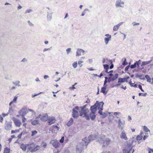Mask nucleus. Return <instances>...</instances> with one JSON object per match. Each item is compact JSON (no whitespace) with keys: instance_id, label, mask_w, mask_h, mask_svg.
<instances>
[{"instance_id":"obj_1","label":"nucleus","mask_w":153,"mask_h":153,"mask_svg":"<svg viewBox=\"0 0 153 153\" xmlns=\"http://www.w3.org/2000/svg\"><path fill=\"white\" fill-rule=\"evenodd\" d=\"M87 105H86L82 107H79V115L82 117H85L87 120H90V117L89 116V110L88 109H85Z\"/></svg>"},{"instance_id":"obj_2","label":"nucleus","mask_w":153,"mask_h":153,"mask_svg":"<svg viewBox=\"0 0 153 153\" xmlns=\"http://www.w3.org/2000/svg\"><path fill=\"white\" fill-rule=\"evenodd\" d=\"M97 138V136L96 135H90L88 137L87 139L86 137L82 139V141L84 143H85V146L86 147L88 143H90L91 141L95 140Z\"/></svg>"},{"instance_id":"obj_3","label":"nucleus","mask_w":153,"mask_h":153,"mask_svg":"<svg viewBox=\"0 0 153 153\" xmlns=\"http://www.w3.org/2000/svg\"><path fill=\"white\" fill-rule=\"evenodd\" d=\"M105 136H102L100 138L99 141L101 143H103V144L102 147H106L109 144L111 140L108 138H106L105 140Z\"/></svg>"},{"instance_id":"obj_4","label":"nucleus","mask_w":153,"mask_h":153,"mask_svg":"<svg viewBox=\"0 0 153 153\" xmlns=\"http://www.w3.org/2000/svg\"><path fill=\"white\" fill-rule=\"evenodd\" d=\"M90 109L91 112L89 114V116H90V118H91V120H94L96 117L95 113L97 110L94 108L93 106H91Z\"/></svg>"},{"instance_id":"obj_5","label":"nucleus","mask_w":153,"mask_h":153,"mask_svg":"<svg viewBox=\"0 0 153 153\" xmlns=\"http://www.w3.org/2000/svg\"><path fill=\"white\" fill-rule=\"evenodd\" d=\"M79 107L78 106H76L75 108H74L72 110V116L74 118H77L79 115L78 112L77 111H79Z\"/></svg>"},{"instance_id":"obj_6","label":"nucleus","mask_w":153,"mask_h":153,"mask_svg":"<svg viewBox=\"0 0 153 153\" xmlns=\"http://www.w3.org/2000/svg\"><path fill=\"white\" fill-rule=\"evenodd\" d=\"M104 103L102 102H99L98 101H97L94 105L92 106H94L96 110L97 109L103 110V106Z\"/></svg>"},{"instance_id":"obj_7","label":"nucleus","mask_w":153,"mask_h":153,"mask_svg":"<svg viewBox=\"0 0 153 153\" xmlns=\"http://www.w3.org/2000/svg\"><path fill=\"white\" fill-rule=\"evenodd\" d=\"M84 145L83 142H81L79 143L77 146L76 151L79 152H81L84 148Z\"/></svg>"},{"instance_id":"obj_8","label":"nucleus","mask_w":153,"mask_h":153,"mask_svg":"<svg viewBox=\"0 0 153 153\" xmlns=\"http://www.w3.org/2000/svg\"><path fill=\"white\" fill-rule=\"evenodd\" d=\"M118 128L121 130H123L124 126L125 121L119 119L118 120Z\"/></svg>"},{"instance_id":"obj_9","label":"nucleus","mask_w":153,"mask_h":153,"mask_svg":"<svg viewBox=\"0 0 153 153\" xmlns=\"http://www.w3.org/2000/svg\"><path fill=\"white\" fill-rule=\"evenodd\" d=\"M12 122L6 121L5 123V129L7 130H9L12 128Z\"/></svg>"},{"instance_id":"obj_10","label":"nucleus","mask_w":153,"mask_h":153,"mask_svg":"<svg viewBox=\"0 0 153 153\" xmlns=\"http://www.w3.org/2000/svg\"><path fill=\"white\" fill-rule=\"evenodd\" d=\"M53 147L55 148H58L59 146V143L56 140H52L50 142Z\"/></svg>"},{"instance_id":"obj_11","label":"nucleus","mask_w":153,"mask_h":153,"mask_svg":"<svg viewBox=\"0 0 153 153\" xmlns=\"http://www.w3.org/2000/svg\"><path fill=\"white\" fill-rule=\"evenodd\" d=\"M141 61L140 60H139L138 61H136L134 64L131 65L130 66V68L131 69H133L136 67H139V65L141 64Z\"/></svg>"},{"instance_id":"obj_12","label":"nucleus","mask_w":153,"mask_h":153,"mask_svg":"<svg viewBox=\"0 0 153 153\" xmlns=\"http://www.w3.org/2000/svg\"><path fill=\"white\" fill-rule=\"evenodd\" d=\"M40 118L42 121H46L48 119V114L46 113L43 114L42 115L41 114V116H40Z\"/></svg>"},{"instance_id":"obj_13","label":"nucleus","mask_w":153,"mask_h":153,"mask_svg":"<svg viewBox=\"0 0 153 153\" xmlns=\"http://www.w3.org/2000/svg\"><path fill=\"white\" fill-rule=\"evenodd\" d=\"M124 4V3L121 0H117L116 1L115 6L117 7H123L122 6L121 4Z\"/></svg>"},{"instance_id":"obj_14","label":"nucleus","mask_w":153,"mask_h":153,"mask_svg":"<svg viewBox=\"0 0 153 153\" xmlns=\"http://www.w3.org/2000/svg\"><path fill=\"white\" fill-rule=\"evenodd\" d=\"M26 109L27 108L25 107L23 108L19 112L20 114L23 117H24V116L26 115L27 114L26 111Z\"/></svg>"},{"instance_id":"obj_15","label":"nucleus","mask_w":153,"mask_h":153,"mask_svg":"<svg viewBox=\"0 0 153 153\" xmlns=\"http://www.w3.org/2000/svg\"><path fill=\"white\" fill-rule=\"evenodd\" d=\"M56 120L54 117H49L48 120V122L49 125L55 123Z\"/></svg>"},{"instance_id":"obj_16","label":"nucleus","mask_w":153,"mask_h":153,"mask_svg":"<svg viewBox=\"0 0 153 153\" xmlns=\"http://www.w3.org/2000/svg\"><path fill=\"white\" fill-rule=\"evenodd\" d=\"M41 114H39L37 117H36L35 119L31 122V124L33 125H36L39 123L38 118H40Z\"/></svg>"},{"instance_id":"obj_17","label":"nucleus","mask_w":153,"mask_h":153,"mask_svg":"<svg viewBox=\"0 0 153 153\" xmlns=\"http://www.w3.org/2000/svg\"><path fill=\"white\" fill-rule=\"evenodd\" d=\"M85 51L82 50V49L80 48H78L77 49V50L76 52V56H80L81 55V53L82 52L83 53Z\"/></svg>"},{"instance_id":"obj_18","label":"nucleus","mask_w":153,"mask_h":153,"mask_svg":"<svg viewBox=\"0 0 153 153\" xmlns=\"http://www.w3.org/2000/svg\"><path fill=\"white\" fill-rule=\"evenodd\" d=\"M120 137L123 139H124L126 140H127V138L126 136V135L125 132L124 130L122 131V132L121 134Z\"/></svg>"},{"instance_id":"obj_19","label":"nucleus","mask_w":153,"mask_h":153,"mask_svg":"<svg viewBox=\"0 0 153 153\" xmlns=\"http://www.w3.org/2000/svg\"><path fill=\"white\" fill-rule=\"evenodd\" d=\"M14 123L15 124V125L17 126H20V125L22 124V123L18 119H16L14 120Z\"/></svg>"},{"instance_id":"obj_20","label":"nucleus","mask_w":153,"mask_h":153,"mask_svg":"<svg viewBox=\"0 0 153 153\" xmlns=\"http://www.w3.org/2000/svg\"><path fill=\"white\" fill-rule=\"evenodd\" d=\"M29 146V145L28 144H22L20 146V148L22 149L24 151H25L27 149V146Z\"/></svg>"},{"instance_id":"obj_21","label":"nucleus","mask_w":153,"mask_h":153,"mask_svg":"<svg viewBox=\"0 0 153 153\" xmlns=\"http://www.w3.org/2000/svg\"><path fill=\"white\" fill-rule=\"evenodd\" d=\"M152 60L151 59V60L148 61L143 62L142 63V64L141 65V66H144L145 65L149 64L152 62Z\"/></svg>"},{"instance_id":"obj_22","label":"nucleus","mask_w":153,"mask_h":153,"mask_svg":"<svg viewBox=\"0 0 153 153\" xmlns=\"http://www.w3.org/2000/svg\"><path fill=\"white\" fill-rule=\"evenodd\" d=\"M35 145L34 144H32L30 145V146L27 149V152L30 151V152H31V150L33 149Z\"/></svg>"},{"instance_id":"obj_23","label":"nucleus","mask_w":153,"mask_h":153,"mask_svg":"<svg viewBox=\"0 0 153 153\" xmlns=\"http://www.w3.org/2000/svg\"><path fill=\"white\" fill-rule=\"evenodd\" d=\"M126 79L125 78H119L118 79V83H123L125 82H127L126 80Z\"/></svg>"},{"instance_id":"obj_24","label":"nucleus","mask_w":153,"mask_h":153,"mask_svg":"<svg viewBox=\"0 0 153 153\" xmlns=\"http://www.w3.org/2000/svg\"><path fill=\"white\" fill-rule=\"evenodd\" d=\"M104 69H105V72L107 73H108V70L109 69V66L107 64L103 65Z\"/></svg>"},{"instance_id":"obj_25","label":"nucleus","mask_w":153,"mask_h":153,"mask_svg":"<svg viewBox=\"0 0 153 153\" xmlns=\"http://www.w3.org/2000/svg\"><path fill=\"white\" fill-rule=\"evenodd\" d=\"M106 87L104 86L103 87H102L101 90V92H102L104 94H106L107 93V92L105 91L106 89Z\"/></svg>"},{"instance_id":"obj_26","label":"nucleus","mask_w":153,"mask_h":153,"mask_svg":"<svg viewBox=\"0 0 153 153\" xmlns=\"http://www.w3.org/2000/svg\"><path fill=\"white\" fill-rule=\"evenodd\" d=\"M74 120L72 118H71L70 120L68 121L67 125L68 126H70L73 123Z\"/></svg>"},{"instance_id":"obj_27","label":"nucleus","mask_w":153,"mask_h":153,"mask_svg":"<svg viewBox=\"0 0 153 153\" xmlns=\"http://www.w3.org/2000/svg\"><path fill=\"white\" fill-rule=\"evenodd\" d=\"M146 78L147 79V81L149 82H151L152 79H151L150 77L148 75H146L145 76Z\"/></svg>"},{"instance_id":"obj_28","label":"nucleus","mask_w":153,"mask_h":153,"mask_svg":"<svg viewBox=\"0 0 153 153\" xmlns=\"http://www.w3.org/2000/svg\"><path fill=\"white\" fill-rule=\"evenodd\" d=\"M10 149L8 147L5 148L4 149L3 153H10Z\"/></svg>"},{"instance_id":"obj_29","label":"nucleus","mask_w":153,"mask_h":153,"mask_svg":"<svg viewBox=\"0 0 153 153\" xmlns=\"http://www.w3.org/2000/svg\"><path fill=\"white\" fill-rule=\"evenodd\" d=\"M143 133L141 132L140 135H138L137 137V140H140L142 139L143 137L142 134Z\"/></svg>"},{"instance_id":"obj_30","label":"nucleus","mask_w":153,"mask_h":153,"mask_svg":"<svg viewBox=\"0 0 153 153\" xmlns=\"http://www.w3.org/2000/svg\"><path fill=\"white\" fill-rule=\"evenodd\" d=\"M52 14L50 13H48L47 15V18L48 20L49 21H50L52 19Z\"/></svg>"},{"instance_id":"obj_31","label":"nucleus","mask_w":153,"mask_h":153,"mask_svg":"<svg viewBox=\"0 0 153 153\" xmlns=\"http://www.w3.org/2000/svg\"><path fill=\"white\" fill-rule=\"evenodd\" d=\"M118 74H116L113 77L111 78V80L112 81H114L118 78Z\"/></svg>"},{"instance_id":"obj_32","label":"nucleus","mask_w":153,"mask_h":153,"mask_svg":"<svg viewBox=\"0 0 153 153\" xmlns=\"http://www.w3.org/2000/svg\"><path fill=\"white\" fill-rule=\"evenodd\" d=\"M111 40V38H108L105 37L104 38V41L106 45H107L109 41Z\"/></svg>"},{"instance_id":"obj_33","label":"nucleus","mask_w":153,"mask_h":153,"mask_svg":"<svg viewBox=\"0 0 153 153\" xmlns=\"http://www.w3.org/2000/svg\"><path fill=\"white\" fill-rule=\"evenodd\" d=\"M39 146H37L36 147L34 148V149H32L31 151V152H35L39 149Z\"/></svg>"},{"instance_id":"obj_34","label":"nucleus","mask_w":153,"mask_h":153,"mask_svg":"<svg viewBox=\"0 0 153 153\" xmlns=\"http://www.w3.org/2000/svg\"><path fill=\"white\" fill-rule=\"evenodd\" d=\"M32 134L31 136H34L36 135V134L37 133V131L36 130H34L32 131L31 132Z\"/></svg>"},{"instance_id":"obj_35","label":"nucleus","mask_w":153,"mask_h":153,"mask_svg":"<svg viewBox=\"0 0 153 153\" xmlns=\"http://www.w3.org/2000/svg\"><path fill=\"white\" fill-rule=\"evenodd\" d=\"M143 129L144 131H145L146 132L150 131L149 130L146 126H144L143 127Z\"/></svg>"},{"instance_id":"obj_36","label":"nucleus","mask_w":153,"mask_h":153,"mask_svg":"<svg viewBox=\"0 0 153 153\" xmlns=\"http://www.w3.org/2000/svg\"><path fill=\"white\" fill-rule=\"evenodd\" d=\"M126 58L124 59V60L122 63V65H126L128 64V63L126 62Z\"/></svg>"},{"instance_id":"obj_37","label":"nucleus","mask_w":153,"mask_h":153,"mask_svg":"<svg viewBox=\"0 0 153 153\" xmlns=\"http://www.w3.org/2000/svg\"><path fill=\"white\" fill-rule=\"evenodd\" d=\"M131 150V149L129 150H128L127 149H123V153H130V151Z\"/></svg>"},{"instance_id":"obj_38","label":"nucleus","mask_w":153,"mask_h":153,"mask_svg":"<svg viewBox=\"0 0 153 153\" xmlns=\"http://www.w3.org/2000/svg\"><path fill=\"white\" fill-rule=\"evenodd\" d=\"M72 65L73 67L74 68H76L77 66V63L76 62H75L74 63H73L72 64Z\"/></svg>"},{"instance_id":"obj_39","label":"nucleus","mask_w":153,"mask_h":153,"mask_svg":"<svg viewBox=\"0 0 153 153\" xmlns=\"http://www.w3.org/2000/svg\"><path fill=\"white\" fill-rule=\"evenodd\" d=\"M33 11V10L31 9H27L25 12V14L29 13Z\"/></svg>"},{"instance_id":"obj_40","label":"nucleus","mask_w":153,"mask_h":153,"mask_svg":"<svg viewBox=\"0 0 153 153\" xmlns=\"http://www.w3.org/2000/svg\"><path fill=\"white\" fill-rule=\"evenodd\" d=\"M109 61L110 62V63L111 64V66L110 67V69H112L114 68V65H113V64H112V62L111 60H109Z\"/></svg>"},{"instance_id":"obj_41","label":"nucleus","mask_w":153,"mask_h":153,"mask_svg":"<svg viewBox=\"0 0 153 153\" xmlns=\"http://www.w3.org/2000/svg\"><path fill=\"white\" fill-rule=\"evenodd\" d=\"M20 81H16V82H13V83L14 84V85H17L18 86H20V85H19V84L20 83Z\"/></svg>"},{"instance_id":"obj_42","label":"nucleus","mask_w":153,"mask_h":153,"mask_svg":"<svg viewBox=\"0 0 153 153\" xmlns=\"http://www.w3.org/2000/svg\"><path fill=\"white\" fill-rule=\"evenodd\" d=\"M147 95V94L146 93H139V96H146Z\"/></svg>"},{"instance_id":"obj_43","label":"nucleus","mask_w":153,"mask_h":153,"mask_svg":"<svg viewBox=\"0 0 153 153\" xmlns=\"http://www.w3.org/2000/svg\"><path fill=\"white\" fill-rule=\"evenodd\" d=\"M18 97L16 96H15L13 99V101H12L14 103L15 102V103H16V100H17V98Z\"/></svg>"},{"instance_id":"obj_44","label":"nucleus","mask_w":153,"mask_h":153,"mask_svg":"<svg viewBox=\"0 0 153 153\" xmlns=\"http://www.w3.org/2000/svg\"><path fill=\"white\" fill-rule=\"evenodd\" d=\"M88 11V10L87 9H85L84 10V11L82 13V16H83L85 15V11Z\"/></svg>"},{"instance_id":"obj_45","label":"nucleus","mask_w":153,"mask_h":153,"mask_svg":"<svg viewBox=\"0 0 153 153\" xmlns=\"http://www.w3.org/2000/svg\"><path fill=\"white\" fill-rule=\"evenodd\" d=\"M119 28L116 26V25H115L114 26L113 28V30L114 31H117L118 29Z\"/></svg>"},{"instance_id":"obj_46","label":"nucleus","mask_w":153,"mask_h":153,"mask_svg":"<svg viewBox=\"0 0 153 153\" xmlns=\"http://www.w3.org/2000/svg\"><path fill=\"white\" fill-rule=\"evenodd\" d=\"M71 48H69L66 49V51L67 52V53L68 54L69 53V52L71 51Z\"/></svg>"},{"instance_id":"obj_47","label":"nucleus","mask_w":153,"mask_h":153,"mask_svg":"<svg viewBox=\"0 0 153 153\" xmlns=\"http://www.w3.org/2000/svg\"><path fill=\"white\" fill-rule=\"evenodd\" d=\"M121 85H121L120 83H118V84H117L115 85H114L112 86V88H114V87H119V86H120V85L121 86Z\"/></svg>"},{"instance_id":"obj_48","label":"nucleus","mask_w":153,"mask_h":153,"mask_svg":"<svg viewBox=\"0 0 153 153\" xmlns=\"http://www.w3.org/2000/svg\"><path fill=\"white\" fill-rule=\"evenodd\" d=\"M64 137H62L61 139L60 140L59 142L60 143H62L64 141Z\"/></svg>"},{"instance_id":"obj_49","label":"nucleus","mask_w":153,"mask_h":153,"mask_svg":"<svg viewBox=\"0 0 153 153\" xmlns=\"http://www.w3.org/2000/svg\"><path fill=\"white\" fill-rule=\"evenodd\" d=\"M27 22L28 23L29 26H33V24L31 22H30V21H27Z\"/></svg>"},{"instance_id":"obj_50","label":"nucleus","mask_w":153,"mask_h":153,"mask_svg":"<svg viewBox=\"0 0 153 153\" xmlns=\"http://www.w3.org/2000/svg\"><path fill=\"white\" fill-rule=\"evenodd\" d=\"M83 61H79L78 62V64L79 65L80 67H81L82 65V63L83 62Z\"/></svg>"},{"instance_id":"obj_51","label":"nucleus","mask_w":153,"mask_h":153,"mask_svg":"<svg viewBox=\"0 0 153 153\" xmlns=\"http://www.w3.org/2000/svg\"><path fill=\"white\" fill-rule=\"evenodd\" d=\"M132 24L133 26H135V25H137L140 24L139 23H136L135 22H133L132 23Z\"/></svg>"},{"instance_id":"obj_52","label":"nucleus","mask_w":153,"mask_h":153,"mask_svg":"<svg viewBox=\"0 0 153 153\" xmlns=\"http://www.w3.org/2000/svg\"><path fill=\"white\" fill-rule=\"evenodd\" d=\"M138 87L140 88V89L141 90V91L143 92H144V91L142 88V86L140 85H138Z\"/></svg>"},{"instance_id":"obj_53","label":"nucleus","mask_w":153,"mask_h":153,"mask_svg":"<svg viewBox=\"0 0 153 153\" xmlns=\"http://www.w3.org/2000/svg\"><path fill=\"white\" fill-rule=\"evenodd\" d=\"M19 131V130H12L11 133L12 134L16 133Z\"/></svg>"},{"instance_id":"obj_54","label":"nucleus","mask_w":153,"mask_h":153,"mask_svg":"<svg viewBox=\"0 0 153 153\" xmlns=\"http://www.w3.org/2000/svg\"><path fill=\"white\" fill-rule=\"evenodd\" d=\"M111 80V77H109L108 79V82L110 83Z\"/></svg>"},{"instance_id":"obj_55","label":"nucleus","mask_w":153,"mask_h":153,"mask_svg":"<svg viewBox=\"0 0 153 153\" xmlns=\"http://www.w3.org/2000/svg\"><path fill=\"white\" fill-rule=\"evenodd\" d=\"M27 61V59L26 58H23L21 61V62H26Z\"/></svg>"},{"instance_id":"obj_56","label":"nucleus","mask_w":153,"mask_h":153,"mask_svg":"<svg viewBox=\"0 0 153 153\" xmlns=\"http://www.w3.org/2000/svg\"><path fill=\"white\" fill-rule=\"evenodd\" d=\"M102 115L103 117L104 118L107 116V114L105 113L104 112L103 113Z\"/></svg>"},{"instance_id":"obj_57","label":"nucleus","mask_w":153,"mask_h":153,"mask_svg":"<svg viewBox=\"0 0 153 153\" xmlns=\"http://www.w3.org/2000/svg\"><path fill=\"white\" fill-rule=\"evenodd\" d=\"M107 82H108V80H105L104 82L103 86H107V85H106V84Z\"/></svg>"},{"instance_id":"obj_58","label":"nucleus","mask_w":153,"mask_h":153,"mask_svg":"<svg viewBox=\"0 0 153 153\" xmlns=\"http://www.w3.org/2000/svg\"><path fill=\"white\" fill-rule=\"evenodd\" d=\"M130 67V66L129 65H128L125 68V71H128Z\"/></svg>"},{"instance_id":"obj_59","label":"nucleus","mask_w":153,"mask_h":153,"mask_svg":"<svg viewBox=\"0 0 153 153\" xmlns=\"http://www.w3.org/2000/svg\"><path fill=\"white\" fill-rule=\"evenodd\" d=\"M99 111L98 112V113L101 115H102L103 114L102 112V110H101L100 109H99Z\"/></svg>"},{"instance_id":"obj_60","label":"nucleus","mask_w":153,"mask_h":153,"mask_svg":"<svg viewBox=\"0 0 153 153\" xmlns=\"http://www.w3.org/2000/svg\"><path fill=\"white\" fill-rule=\"evenodd\" d=\"M105 36L106 37H108V38H111V36L110 35L108 34H106L105 35Z\"/></svg>"},{"instance_id":"obj_61","label":"nucleus","mask_w":153,"mask_h":153,"mask_svg":"<svg viewBox=\"0 0 153 153\" xmlns=\"http://www.w3.org/2000/svg\"><path fill=\"white\" fill-rule=\"evenodd\" d=\"M28 110L30 111H31V112H32L33 114H35V112L33 110H32V109H28Z\"/></svg>"},{"instance_id":"obj_62","label":"nucleus","mask_w":153,"mask_h":153,"mask_svg":"<svg viewBox=\"0 0 153 153\" xmlns=\"http://www.w3.org/2000/svg\"><path fill=\"white\" fill-rule=\"evenodd\" d=\"M51 50V48H44L43 50V51L44 52H45L47 51H48V50Z\"/></svg>"},{"instance_id":"obj_63","label":"nucleus","mask_w":153,"mask_h":153,"mask_svg":"<svg viewBox=\"0 0 153 153\" xmlns=\"http://www.w3.org/2000/svg\"><path fill=\"white\" fill-rule=\"evenodd\" d=\"M0 121L2 123V121L3 120V117H2L1 115L0 116Z\"/></svg>"},{"instance_id":"obj_64","label":"nucleus","mask_w":153,"mask_h":153,"mask_svg":"<svg viewBox=\"0 0 153 153\" xmlns=\"http://www.w3.org/2000/svg\"><path fill=\"white\" fill-rule=\"evenodd\" d=\"M48 77H49V76L48 75H45L44 76V79H47Z\"/></svg>"}]
</instances>
